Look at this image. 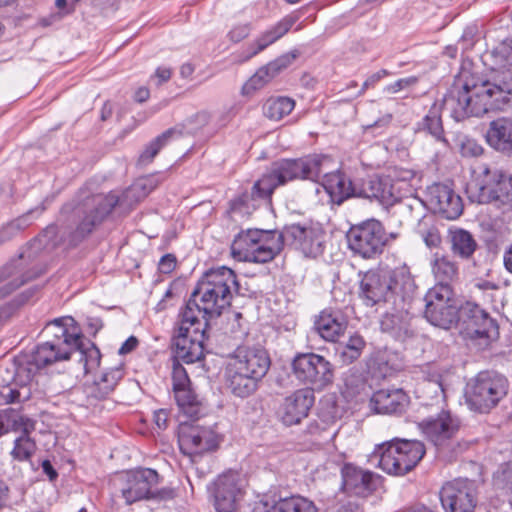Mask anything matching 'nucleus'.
Instances as JSON below:
<instances>
[{
    "mask_svg": "<svg viewBox=\"0 0 512 512\" xmlns=\"http://www.w3.org/2000/svg\"><path fill=\"white\" fill-rule=\"evenodd\" d=\"M176 495V492L172 488H161L157 489L156 486L153 487V493L150 497V499H158V500H169L173 499Z\"/></svg>",
    "mask_w": 512,
    "mask_h": 512,
    "instance_id": "obj_60",
    "label": "nucleus"
},
{
    "mask_svg": "<svg viewBox=\"0 0 512 512\" xmlns=\"http://www.w3.org/2000/svg\"><path fill=\"white\" fill-rule=\"evenodd\" d=\"M315 403L314 391L302 388L283 399L281 408L285 416H308Z\"/></svg>",
    "mask_w": 512,
    "mask_h": 512,
    "instance_id": "obj_31",
    "label": "nucleus"
},
{
    "mask_svg": "<svg viewBox=\"0 0 512 512\" xmlns=\"http://www.w3.org/2000/svg\"><path fill=\"white\" fill-rule=\"evenodd\" d=\"M478 27L474 24L467 26L459 40L463 50L471 49L477 41Z\"/></svg>",
    "mask_w": 512,
    "mask_h": 512,
    "instance_id": "obj_53",
    "label": "nucleus"
},
{
    "mask_svg": "<svg viewBox=\"0 0 512 512\" xmlns=\"http://www.w3.org/2000/svg\"><path fill=\"white\" fill-rule=\"evenodd\" d=\"M73 352L44 342L31 354L16 356L0 365V397L6 403H20L31 396L30 384L36 372L53 364L69 360Z\"/></svg>",
    "mask_w": 512,
    "mask_h": 512,
    "instance_id": "obj_3",
    "label": "nucleus"
},
{
    "mask_svg": "<svg viewBox=\"0 0 512 512\" xmlns=\"http://www.w3.org/2000/svg\"><path fill=\"white\" fill-rule=\"evenodd\" d=\"M429 202L435 212L449 220L457 219L463 212L461 197L448 185L437 183L428 189Z\"/></svg>",
    "mask_w": 512,
    "mask_h": 512,
    "instance_id": "obj_25",
    "label": "nucleus"
},
{
    "mask_svg": "<svg viewBox=\"0 0 512 512\" xmlns=\"http://www.w3.org/2000/svg\"><path fill=\"white\" fill-rule=\"evenodd\" d=\"M265 512H318L314 502L300 495L280 498Z\"/></svg>",
    "mask_w": 512,
    "mask_h": 512,
    "instance_id": "obj_38",
    "label": "nucleus"
},
{
    "mask_svg": "<svg viewBox=\"0 0 512 512\" xmlns=\"http://www.w3.org/2000/svg\"><path fill=\"white\" fill-rule=\"evenodd\" d=\"M176 266V257L173 254H166L161 257L158 267L162 273H170Z\"/></svg>",
    "mask_w": 512,
    "mask_h": 512,
    "instance_id": "obj_58",
    "label": "nucleus"
},
{
    "mask_svg": "<svg viewBox=\"0 0 512 512\" xmlns=\"http://www.w3.org/2000/svg\"><path fill=\"white\" fill-rule=\"evenodd\" d=\"M512 102V73L508 70L492 73L486 79H476L466 69L457 76L454 88L445 95L442 105L434 103L419 123L436 141L448 146L441 118L442 108L450 111L456 121L480 117L491 110H502Z\"/></svg>",
    "mask_w": 512,
    "mask_h": 512,
    "instance_id": "obj_2",
    "label": "nucleus"
},
{
    "mask_svg": "<svg viewBox=\"0 0 512 512\" xmlns=\"http://www.w3.org/2000/svg\"><path fill=\"white\" fill-rule=\"evenodd\" d=\"M493 484L496 489L512 494V465H501L493 476Z\"/></svg>",
    "mask_w": 512,
    "mask_h": 512,
    "instance_id": "obj_48",
    "label": "nucleus"
},
{
    "mask_svg": "<svg viewBox=\"0 0 512 512\" xmlns=\"http://www.w3.org/2000/svg\"><path fill=\"white\" fill-rule=\"evenodd\" d=\"M419 233L427 247L435 248L440 245L441 236L435 226L428 227L425 230L421 229Z\"/></svg>",
    "mask_w": 512,
    "mask_h": 512,
    "instance_id": "obj_54",
    "label": "nucleus"
},
{
    "mask_svg": "<svg viewBox=\"0 0 512 512\" xmlns=\"http://www.w3.org/2000/svg\"><path fill=\"white\" fill-rule=\"evenodd\" d=\"M308 228L313 227L301 224L284 226L283 229L278 232L277 237V239L280 240V251L283 249L284 245H289L302 252V245L306 242V239H308Z\"/></svg>",
    "mask_w": 512,
    "mask_h": 512,
    "instance_id": "obj_37",
    "label": "nucleus"
},
{
    "mask_svg": "<svg viewBox=\"0 0 512 512\" xmlns=\"http://www.w3.org/2000/svg\"><path fill=\"white\" fill-rule=\"evenodd\" d=\"M450 238L451 250L454 255L465 260L472 257L476 251L477 242L470 232L464 229H457L451 231Z\"/></svg>",
    "mask_w": 512,
    "mask_h": 512,
    "instance_id": "obj_36",
    "label": "nucleus"
},
{
    "mask_svg": "<svg viewBox=\"0 0 512 512\" xmlns=\"http://www.w3.org/2000/svg\"><path fill=\"white\" fill-rule=\"evenodd\" d=\"M243 496V481L236 472L224 473L214 482L212 497L216 512H240Z\"/></svg>",
    "mask_w": 512,
    "mask_h": 512,
    "instance_id": "obj_18",
    "label": "nucleus"
},
{
    "mask_svg": "<svg viewBox=\"0 0 512 512\" xmlns=\"http://www.w3.org/2000/svg\"><path fill=\"white\" fill-rule=\"evenodd\" d=\"M498 52L508 65H512V39L501 43Z\"/></svg>",
    "mask_w": 512,
    "mask_h": 512,
    "instance_id": "obj_61",
    "label": "nucleus"
},
{
    "mask_svg": "<svg viewBox=\"0 0 512 512\" xmlns=\"http://www.w3.org/2000/svg\"><path fill=\"white\" fill-rule=\"evenodd\" d=\"M250 33V26L248 24L235 26L228 34L233 42H239L246 38Z\"/></svg>",
    "mask_w": 512,
    "mask_h": 512,
    "instance_id": "obj_57",
    "label": "nucleus"
},
{
    "mask_svg": "<svg viewBox=\"0 0 512 512\" xmlns=\"http://www.w3.org/2000/svg\"><path fill=\"white\" fill-rule=\"evenodd\" d=\"M324 233L317 228H308V239L302 245V254L308 258H316L324 251Z\"/></svg>",
    "mask_w": 512,
    "mask_h": 512,
    "instance_id": "obj_44",
    "label": "nucleus"
},
{
    "mask_svg": "<svg viewBox=\"0 0 512 512\" xmlns=\"http://www.w3.org/2000/svg\"><path fill=\"white\" fill-rule=\"evenodd\" d=\"M277 237L278 232L273 230L242 231L232 242V255L246 262H270L280 253V240Z\"/></svg>",
    "mask_w": 512,
    "mask_h": 512,
    "instance_id": "obj_8",
    "label": "nucleus"
},
{
    "mask_svg": "<svg viewBox=\"0 0 512 512\" xmlns=\"http://www.w3.org/2000/svg\"><path fill=\"white\" fill-rule=\"evenodd\" d=\"M405 367L402 355L392 350L375 353L369 364V370L377 378H387L402 371Z\"/></svg>",
    "mask_w": 512,
    "mask_h": 512,
    "instance_id": "obj_27",
    "label": "nucleus"
},
{
    "mask_svg": "<svg viewBox=\"0 0 512 512\" xmlns=\"http://www.w3.org/2000/svg\"><path fill=\"white\" fill-rule=\"evenodd\" d=\"M416 285L406 265L394 269L368 271L360 282V297L366 306L387 305L406 309Z\"/></svg>",
    "mask_w": 512,
    "mask_h": 512,
    "instance_id": "obj_5",
    "label": "nucleus"
},
{
    "mask_svg": "<svg viewBox=\"0 0 512 512\" xmlns=\"http://www.w3.org/2000/svg\"><path fill=\"white\" fill-rule=\"evenodd\" d=\"M233 293H239L235 272L226 266L211 268L198 281L181 312L186 320L200 317L209 324L210 319L219 317L231 305Z\"/></svg>",
    "mask_w": 512,
    "mask_h": 512,
    "instance_id": "obj_4",
    "label": "nucleus"
},
{
    "mask_svg": "<svg viewBox=\"0 0 512 512\" xmlns=\"http://www.w3.org/2000/svg\"><path fill=\"white\" fill-rule=\"evenodd\" d=\"M431 270L436 284L451 286L459 276L458 264L450 256L435 253L431 261Z\"/></svg>",
    "mask_w": 512,
    "mask_h": 512,
    "instance_id": "obj_34",
    "label": "nucleus"
},
{
    "mask_svg": "<svg viewBox=\"0 0 512 512\" xmlns=\"http://www.w3.org/2000/svg\"><path fill=\"white\" fill-rule=\"evenodd\" d=\"M123 377V370L120 367L111 368L101 374L94 382L93 394L98 398H105L109 395Z\"/></svg>",
    "mask_w": 512,
    "mask_h": 512,
    "instance_id": "obj_42",
    "label": "nucleus"
},
{
    "mask_svg": "<svg viewBox=\"0 0 512 512\" xmlns=\"http://www.w3.org/2000/svg\"><path fill=\"white\" fill-rule=\"evenodd\" d=\"M459 309L455 303L425 305L424 316L432 325L449 329L458 321Z\"/></svg>",
    "mask_w": 512,
    "mask_h": 512,
    "instance_id": "obj_33",
    "label": "nucleus"
},
{
    "mask_svg": "<svg viewBox=\"0 0 512 512\" xmlns=\"http://www.w3.org/2000/svg\"><path fill=\"white\" fill-rule=\"evenodd\" d=\"M365 347L364 338L359 334H354L349 337L347 342L339 344L337 356L343 365H349L360 358Z\"/></svg>",
    "mask_w": 512,
    "mask_h": 512,
    "instance_id": "obj_40",
    "label": "nucleus"
},
{
    "mask_svg": "<svg viewBox=\"0 0 512 512\" xmlns=\"http://www.w3.org/2000/svg\"><path fill=\"white\" fill-rule=\"evenodd\" d=\"M26 420L27 421L23 423V435L14 441V448L11 452L13 459L17 461L30 460L36 451L35 442L29 437V433L33 429V425L30 423V418H26Z\"/></svg>",
    "mask_w": 512,
    "mask_h": 512,
    "instance_id": "obj_39",
    "label": "nucleus"
},
{
    "mask_svg": "<svg viewBox=\"0 0 512 512\" xmlns=\"http://www.w3.org/2000/svg\"><path fill=\"white\" fill-rule=\"evenodd\" d=\"M345 386L350 395H359L365 392L366 383L360 375L351 374L345 378Z\"/></svg>",
    "mask_w": 512,
    "mask_h": 512,
    "instance_id": "obj_52",
    "label": "nucleus"
},
{
    "mask_svg": "<svg viewBox=\"0 0 512 512\" xmlns=\"http://www.w3.org/2000/svg\"><path fill=\"white\" fill-rule=\"evenodd\" d=\"M326 161H328V157L314 154L273 162L269 170L252 186L251 199L270 200L277 187L293 181L317 182L324 173L323 165Z\"/></svg>",
    "mask_w": 512,
    "mask_h": 512,
    "instance_id": "obj_7",
    "label": "nucleus"
},
{
    "mask_svg": "<svg viewBox=\"0 0 512 512\" xmlns=\"http://www.w3.org/2000/svg\"><path fill=\"white\" fill-rule=\"evenodd\" d=\"M425 446L418 440L399 439L382 444L375 451L379 467L388 474L402 476L416 467L425 455Z\"/></svg>",
    "mask_w": 512,
    "mask_h": 512,
    "instance_id": "obj_10",
    "label": "nucleus"
},
{
    "mask_svg": "<svg viewBox=\"0 0 512 512\" xmlns=\"http://www.w3.org/2000/svg\"><path fill=\"white\" fill-rule=\"evenodd\" d=\"M180 359L172 358V381L173 390L186 388L190 384V379L185 368L180 363Z\"/></svg>",
    "mask_w": 512,
    "mask_h": 512,
    "instance_id": "obj_49",
    "label": "nucleus"
},
{
    "mask_svg": "<svg viewBox=\"0 0 512 512\" xmlns=\"http://www.w3.org/2000/svg\"><path fill=\"white\" fill-rule=\"evenodd\" d=\"M409 405L410 397L401 388L379 389L369 400V407L376 414H403Z\"/></svg>",
    "mask_w": 512,
    "mask_h": 512,
    "instance_id": "obj_24",
    "label": "nucleus"
},
{
    "mask_svg": "<svg viewBox=\"0 0 512 512\" xmlns=\"http://www.w3.org/2000/svg\"><path fill=\"white\" fill-rule=\"evenodd\" d=\"M139 341L135 336H130L127 340L123 342L121 347L118 350L120 355H125L132 352L138 345Z\"/></svg>",
    "mask_w": 512,
    "mask_h": 512,
    "instance_id": "obj_64",
    "label": "nucleus"
},
{
    "mask_svg": "<svg viewBox=\"0 0 512 512\" xmlns=\"http://www.w3.org/2000/svg\"><path fill=\"white\" fill-rule=\"evenodd\" d=\"M482 174L477 191L470 195L471 201L491 204L502 213L512 212V175L488 167H484Z\"/></svg>",
    "mask_w": 512,
    "mask_h": 512,
    "instance_id": "obj_11",
    "label": "nucleus"
},
{
    "mask_svg": "<svg viewBox=\"0 0 512 512\" xmlns=\"http://www.w3.org/2000/svg\"><path fill=\"white\" fill-rule=\"evenodd\" d=\"M275 77V74L269 68L268 64L259 68L253 76L244 84L243 91L250 93L252 91L261 89L268 82Z\"/></svg>",
    "mask_w": 512,
    "mask_h": 512,
    "instance_id": "obj_46",
    "label": "nucleus"
},
{
    "mask_svg": "<svg viewBox=\"0 0 512 512\" xmlns=\"http://www.w3.org/2000/svg\"><path fill=\"white\" fill-rule=\"evenodd\" d=\"M486 139L495 150L503 153L512 152V119L500 117L491 121Z\"/></svg>",
    "mask_w": 512,
    "mask_h": 512,
    "instance_id": "obj_29",
    "label": "nucleus"
},
{
    "mask_svg": "<svg viewBox=\"0 0 512 512\" xmlns=\"http://www.w3.org/2000/svg\"><path fill=\"white\" fill-rule=\"evenodd\" d=\"M137 185L125 190L121 196L115 193L96 194L73 200L63 205L60 216L65 224L59 229L57 225H48L37 237L30 241L17 259L11 260L0 269V298H4L27 281L40 274L32 265L44 249H53L60 245L75 248L87 239L117 205L134 198ZM28 289L10 302L0 303V326L4 325L33 295Z\"/></svg>",
    "mask_w": 512,
    "mask_h": 512,
    "instance_id": "obj_1",
    "label": "nucleus"
},
{
    "mask_svg": "<svg viewBox=\"0 0 512 512\" xmlns=\"http://www.w3.org/2000/svg\"><path fill=\"white\" fill-rule=\"evenodd\" d=\"M390 72L386 69H381L372 75H370L362 84V88L360 90V94L364 93L367 89L374 87V85L379 82L382 78L389 76Z\"/></svg>",
    "mask_w": 512,
    "mask_h": 512,
    "instance_id": "obj_56",
    "label": "nucleus"
},
{
    "mask_svg": "<svg viewBox=\"0 0 512 512\" xmlns=\"http://www.w3.org/2000/svg\"><path fill=\"white\" fill-rule=\"evenodd\" d=\"M502 260L505 270L512 274V241L504 247Z\"/></svg>",
    "mask_w": 512,
    "mask_h": 512,
    "instance_id": "obj_63",
    "label": "nucleus"
},
{
    "mask_svg": "<svg viewBox=\"0 0 512 512\" xmlns=\"http://www.w3.org/2000/svg\"><path fill=\"white\" fill-rule=\"evenodd\" d=\"M293 376L302 384L311 386V390H323L333 383V365L316 353H297L292 362Z\"/></svg>",
    "mask_w": 512,
    "mask_h": 512,
    "instance_id": "obj_14",
    "label": "nucleus"
},
{
    "mask_svg": "<svg viewBox=\"0 0 512 512\" xmlns=\"http://www.w3.org/2000/svg\"><path fill=\"white\" fill-rule=\"evenodd\" d=\"M270 366V356L262 345H240L229 356L225 369L227 387L235 396L248 397L256 391Z\"/></svg>",
    "mask_w": 512,
    "mask_h": 512,
    "instance_id": "obj_6",
    "label": "nucleus"
},
{
    "mask_svg": "<svg viewBox=\"0 0 512 512\" xmlns=\"http://www.w3.org/2000/svg\"><path fill=\"white\" fill-rule=\"evenodd\" d=\"M458 321L471 338L485 339L490 342L499 337L497 320L474 302H466L461 305Z\"/></svg>",
    "mask_w": 512,
    "mask_h": 512,
    "instance_id": "obj_17",
    "label": "nucleus"
},
{
    "mask_svg": "<svg viewBox=\"0 0 512 512\" xmlns=\"http://www.w3.org/2000/svg\"><path fill=\"white\" fill-rule=\"evenodd\" d=\"M439 499L444 512H475L478 487L474 480L455 478L443 484Z\"/></svg>",
    "mask_w": 512,
    "mask_h": 512,
    "instance_id": "obj_16",
    "label": "nucleus"
},
{
    "mask_svg": "<svg viewBox=\"0 0 512 512\" xmlns=\"http://www.w3.org/2000/svg\"><path fill=\"white\" fill-rule=\"evenodd\" d=\"M172 75V71L168 67H158L155 71L154 76L151 77V80H157L156 84L161 85L164 82H167Z\"/></svg>",
    "mask_w": 512,
    "mask_h": 512,
    "instance_id": "obj_62",
    "label": "nucleus"
},
{
    "mask_svg": "<svg viewBox=\"0 0 512 512\" xmlns=\"http://www.w3.org/2000/svg\"><path fill=\"white\" fill-rule=\"evenodd\" d=\"M385 228L377 219L371 218L352 225L346 233L349 249L363 259H375L385 249Z\"/></svg>",
    "mask_w": 512,
    "mask_h": 512,
    "instance_id": "obj_12",
    "label": "nucleus"
},
{
    "mask_svg": "<svg viewBox=\"0 0 512 512\" xmlns=\"http://www.w3.org/2000/svg\"><path fill=\"white\" fill-rule=\"evenodd\" d=\"M356 198L391 206L397 201L398 196L390 177L373 175L358 181Z\"/></svg>",
    "mask_w": 512,
    "mask_h": 512,
    "instance_id": "obj_21",
    "label": "nucleus"
},
{
    "mask_svg": "<svg viewBox=\"0 0 512 512\" xmlns=\"http://www.w3.org/2000/svg\"><path fill=\"white\" fill-rule=\"evenodd\" d=\"M175 400L184 416H203L205 404L198 399L197 395L189 388L174 390Z\"/></svg>",
    "mask_w": 512,
    "mask_h": 512,
    "instance_id": "obj_35",
    "label": "nucleus"
},
{
    "mask_svg": "<svg viewBox=\"0 0 512 512\" xmlns=\"http://www.w3.org/2000/svg\"><path fill=\"white\" fill-rule=\"evenodd\" d=\"M299 20V15L296 13L290 14L282 18L278 23L272 26L270 29L263 32L256 40L255 45L256 48L251 52V54L247 57L250 58L262 50H264L269 45L276 42L278 39L283 37L292 26Z\"/></svg>",
    "mask_w": 512,
    "mask_h": 512,
    "instance_id": "obj_32",
    "label": "nucleus"
},
{
    "mask_svg": "<svg viewBox=\"0 0 512 512\" xmlns=\"http://www.w3.org/2000/svg\"><path fill=\"white\" fill-rule=\"evenodd\" d=\"M423 434L436 446L451 438L459 428L458 418H430L419 424Z\"/></svg>",
    "mask_w": 512,
    "mask_h": 512,
    "instance_id": "obj_28",
    "label": "nucleus"
},
{
    "mask_svg": "<svg viewBox=\"0 0 512 512\" xmlns=\"http://www.w3.org/2000/svg\"><path fill=\"white\" fill-rule=\"evenodd\" d=\"M295 107V101L286 96L270 97L263 106L264 115L271 120H281Z\"/></svg>",
    "mask_w": 512,
    "mask_h": 512,
    "instance_id": "obj_41",
    "label": "nucleus"
},
{
    "mask_svg": "<svg viewBox=\"0 0 512 512\" xmlns=\"http://www.w3.org/2000/svg\"><path fill=\"white\" fill-rule=\"evenodd\" d=\"M158 473L150 468L128 471L121 477L120 492L127 505L150 499L153 487L158 484Z\"/></svg>",
    "mask_w": 512,
    "mask_h": 512,
    "instance_id": "obj_19",
    "label": "nucleus"
},
{
    "mask_svg": "<svg viewBox=\"0 0 512 512\" xmlns=\"http://www.w3.org/2000/svg\"><path fill=\"white\" fill-rule=\"evenodd\" d=\"M418 83V77L409 76L401 78L384 87V92L387 94H396L404 89L410 88Z\"/></svg>",
    "mask_w": 512,
    "mask_h": 512,
    "instance_id": "obj_51",
    "label": "nucleus"
},
{
    "mask_svg": "<svg viewBox=\"0 0 512 512\" xmlns=\"http://www.w3.org/2000/svg\"><path fill=\"white\" fill-rule=\"evenodd\" d=\"M425 305L454 303L452 286L435 284L425 295Z\"/></svg>",
    "mask_w": 512,
    "mask_h": 512,
    "instance_id": "obj_45",
    "label": "nucleus"
},
{
    "mask_svg": "<svg viewBox=\"0 0 512 512\" xmlns=\"http://www.w3.org/2000/svg\"><path fill=\"white\" fill-rule=\"evenodd\" d=\"M412 301H407L405 308L389 307L380 321V329L397 341H406L415 336V328L412 325L411 315Z\"/></svg>",
    "mask_w": 512,
    "mask_h": 512,
    "instance_id": "obj_22",
    "label": "nucleus"
},
{
    "mask_svg": "<svg viewBox=\"0 0 512 512\" xmlns=\"http://www.w3.org/2000/svg\"><path fill=\"white\" fill-rule=\"evenodd\" d=\"M341 489L345 496L366 499L380 484V477L353 464H345L341 469Z\"/></svg>",
    "mask_w": 512,
    "mask_h": 512,
    "instance_id": "obj_20",
    "label": "nucleus"
},
{
    "mask_svg": "<svg viewBox=\"0 0 512 512\" xmlns=\"http://www.w3.org/2000/svg\"><path fill=\"white\" fill-rule=\"evenodd\" d=\"M201 418H188L178 425V442L185 455H200L214 451L223 440L217 425L206 426L199 423Z\"/></svg>",
    "mask_w": 512,
    "mask_h": 512,
    "instance_id": "obj_13",
    "label": "nucleus"
},
{
    "mask_svg": "<svg viewBox=\"0 0 512 512\" xmlns=\"http://www.w3.org/2000/svg\"><path fill=\"white\" fill-rule=\"evenodd\" d=\"M507 392L508 381L504 376L492 371H482L474 380L469 403L475 411L486 414Z\"/></svg>",
    "mask_w": 512,
    "mask_h": 512,
    "instance_id": "obj_15",
    "label": "nucleus"
},
{
    "mask_svg": "<svg viewBox=\"0 0 512 512\" xmlns=\"http://www.w3.org/2000/svg\"><path fill=\"white\" fill-rule=\"evenodd\" d=\"M43 334L51 338L47 342L72 352L80 348L81 333L75 320L70 316L55 318L48 322L43 329Z\"/></svg>",
    "mask_w": 512,
    "mask_h": 512,
    "instance_id": "obj_23",
    "label": "nucleus"
},
{
    "mask_svg": "<svg viewBox=\"0 0 512 512\" xmlns=\"http://www.w3.org/2000/svg\"><path fill=\"white\" fill-rule=\"evenodd\" d=\"M296 57H297V55L294 53H286V54L281 55L274 61L269 62L268 66L276 76L283 69H285L289 65H291L293 63V61L296 59Z\"/></svg>",
    "mask_w": 512,
    "mask_h": 512,
    "instance_id": "obj_55",
    "label": "nucleus"
},
{
    "mask_svg": "<svg viewBox=\"0 0 512 512\" xmlns=\"http://www.w3.org/2000/svg\"><path fill=\"white\" fill-rule=\"evenodd\" d=\"M358 181L353 182L342 172L325 174L324 188L331 201L340 206L350 198H356Z\"/></svg>",
    "mask_w": 512,
    "mask_h": 512,
    "instance_id": "obj_26",
    "label": "nucleus"
},
{
    "mask_svg": "<svg viewBox=\"0 0 512 512\" xmlns=\"http://www.w3.org/2000/svg\"><path fill=\"white\" fill-rule=\"evenodd\" d=\"M180 131L170 128L152 140L139 156V164L147 165L152 162L159 151L174 137L180 136Z\"/></svg>",
    "mask_w": 512,
    "mask_h": 512,
    "instance_id": "obj_43",
    "label": "nucleus"
},
{
    "mask_svg": "<svg viewBox=\"0 0 512 512\" xmlns=\"http://www.w3.org/2000/svg\"><path fill=\"white\" fill-rule=\"evenodd\" d=\"M185 318V313L180 312L179 324L172 338V351L176 359L192 364L204 358V342L209 324L200 317H193L191 321Z\"/></svg>",
    "mask_w": 512,
    "mask_h": 512,
    "instance_id": "obj_9",
    "label": "nucleus"
},
{
    "mask_svg": "<svg viewBox=\"0 0 512 512\" xmlns=\"http://www.w3.org/2000/svg\"><path fill=\"white\" fill-rule=\"evenodd\" d=\"M33 212L34 211L31 210L28 213H26L25 215L18 217L17 219L8 223L11 226V228L15 231L16 234L30 225L29 216Z\"/></svg>",
    "mask_w": 512,
    "mask_h": 512,
    "instance_id": "obj_59",
    "label": "nucleus"
},
{
    "mask_svg": "<svg viewBox=\"0 0 512 512\" xmlns=\"http://www.w3.org/2000/svg\"><path fill=\"white\" fill-rule=\"evenodd\" d=\"M347 321L340 312L322 311L314 323L316 332L326 341L336 342L344 334Z\"/></svg>",
    "mask_w": 512,
    "mask_h": 512,
    "instance_id": "obj_30",
    "label": "nucleus"
},
{
    "mask_svg": "<svg viewBox=\"0 0 512 512\" xmlns=\"http://www.w3.org/2000/svg\"><path fill=\"white\" fill-rule=\"evenodd\" d=\"M346 496L345 499L339 498L334 512H363L362 499H351Z\"/></svg>",
    "mask_w": 512,
    "mask_h": 512,
    "instance_id": "obj_50",
    "label": "nucleus"
},
{
    "mask_svg": "<svg viewBox=\"0 0 512 512\" xmlns=\"http://www.w3.org/2000/svg\"><path fill=\"white\" fill-rule=\"evenodd\" d=\"M74 353L79 354V361H84V368L86 371H89L95 367H98L100 364L101 354L100 350L94 345L91 344V347L88 349L83 348V340L82 335L80 336V348L73 351Z\"/></svg>",
    "mask_w": 512,
    "mask_h": 512,
    "instance_id": "obj_47",
    "label": "nucleus"
}]
</instances>
